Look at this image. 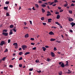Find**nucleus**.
Wrapping results in <instances>:
<instances>
[{
  "instance_id": "obj_1",
  "label": "nucleus",
  "mask_w": 75,
  "mask_h": 75,
  "mask_svg": "<svg viewBox=\"0 0 75 75\" xmlns=\"http://www.w3.org/2000/svg\"><path fill=\"white\" fill-rule=\"evenodd\" d=\"M21 47L22 49H23V50H25L26 49V48H27V46L25 45H23Z\"/></svg>"
},
{
  "instance_id": "obj_2",
  "label": "nucleus",
  "mask_w": 75,
  "mask_h": 75,
  "mask_svg": "<svg viewBox=\"0 0 75 75\" xmlns=\"http://www.w3.org/2000/svg\"><path fill=\"white\" fill-rule=\"evenodd\" d=\"M6 44L5 41H2L1 42V43L0 44V45H1V46H3L4 44Z\"/></svg>"
},
{
  "instance_id": "obj_3",
  "label": "nucleus",
  "mask_w": 75,
  "mask_h": 75,
  "mask_svg": "<svg viewBox=\"0 0 75 75\" xmlns=\"http://www.w3.org/2000/svg\"><path fill=\"white\" fill-rule=\"evenodd\" d=\"M13 45L15 46V48H18V44L17 43H15L13 44Z\"/></svg>"
},
{
  "instance_id": "obj_4",
  "label": "nucleus",
  "mask_w": 75,
  "mask_h": 75,
  "mask_svg": "<svg viewBox=\"0 0 75 75\" xmlns=\"http://www.w3.org/2000/svg\"><path fill=\"white\" fill-rule=\"evenodd\" d=\"M3 35H5V36H7L8 34V33H7L3 32L2 33Z\"/></svg>"
},
{
  "instance_id": "obj_5",
  "label": "nucleus",
  "mask_w": 75,
  "mask_h": 75,
  "mask_svg": "<svg viewBox=\"0 0 75 75\" xmlns=\"http://www.w3.org/2000/svg\"><path fill=\"white\" fill-rule=\"evenodd\" d=\"M69 21H74V19H72V18H69Z\"/></svg>"
},
{
  "instance_id": "obj_6",
  "label": "nucleus",
  "mask_w": 75,
  "mask_h": 75,
  "mask_svg": "<svg viewBox=\"0 0 75 75\" xmlns=\"http://www.w3.org/2000/svg\"><path fill=\"white\" fill-rule=\"evenodd\" d=\"M51 55L52 57H55V54L54 53L52 52H51Z\"/></svg>"
},
{
  "instance_id": "obj_7",
  "label": "nucleus",
  "mask_w": 75,
  "mask_h": 75,
  "mask_svg": "<svg viewBox=\"0 0 75 75\" xmlns=\"http://www.w3.org/2000/svg\"><path fill=\"white\" fill-rule=\"evenodd\" d=\"M25 38H28V37H29V35L28 34H27L25 35Z\"/></svg>"
},
{
  "instance_id": "obj_8",
  "label": "nucleus",
  "mask_w": 75,
  "mask_h": 75,
  "mask_svg": "<svg viewBox=\"0 0 75 75\" xmlns=\"http://www.w3.org/2000/svg\"><path fill=\"white\" fill-rule=\"evenodd\" d=\"M71 25V27H73V26L75 25V23H74V22H72L70 23Z\"/></svg>"
},
{
  "instance_id": "obj_9",
  "label": "nucleus",
  "mask_w": 75,
  "mask_h": 75,
  "mask_svg": "<svg viewBox=\"0 0 75 75\" xmlns=\"http://www.w3.org/2000/svg\"><path fill=\"white\" fill-rule=\"evenodd\" d=\"M61 67H62V68H64V67H65V65H64V64L63 63H62L61 65Z\"/></svg>"
},
{
  "instance_id": "obj_10",
  "label": "nucleus",
  "mask_w": 75,
  "mask_h": 75,
  "mask_svg": "<svg viewBox=\"0 0 75 75\" xmlns=\"http://www.w3.org/2000/svg\"><path fill=\"white\" fill-rule=\"evenodd\" d=\"M49 34H50V35H54V33H53V32L51 31L49 33Z\"/></svg>"
},
{
  "instance_id": "obj_11",
  "label": "nucleus",
  "mask_w": 75,
  "mask_h": 75,
  "mask_svg": "<svg viewBox=\"0 0 75 75\" xmlns=\"http://www.w3.org/2000/svg\"><path fill=\"white\" fill-rule=\"evenodd\" d=\"M60 17L61 16H60V15L59 14L57 16V17L56 18L57 19H59V18H60Z\"/></svg>"
},
{
  "instance_id": "obj_12",
  "label": "nucleus",
  "mask_w": 75,
  "mask_h": 75,
  "mask_svg": "<svg viewBox=\"0 0 75 75\" xmlns=\"http://www.w3.org/2000/svg\"><path fill=\"white\" fill-rule=\"evenodd\" d=\"M52 21V19L51 18H50L48 19V23H51V21Z\"/></svg>"
},
{
  "instance_id": "obj_13",
  "label": "nucleus",
  "mask_w": 75,
  "mask_h": 75,
  "mask_svg": "<svg viewBox=\"0 0 75 75\" xmlns=\"http://www.w3.org/2000/svg\"><path fill=\"white\" fill-rule=\"evenodd\" d=\"M55 40V39L51 38L50 39V41H54Z\"/></svg>"
},
{
  "instance_id": "obj_14",
  "label": "nucleus",
  "mask_w": 75,
  "mask_h": 75,
  "mask_svg": "<svg viewBox=\"0 0 75 75\" xmlns=\"http://www.w3.org/2000/svg\"><path fill=\"white\" fill-rule=\"evenodd\" d=\"M42 49H43V50L44 51H45V50H46V48H45V47H43Z\"/></svg>"
},
{
  "instance_id": "obj_15",
  "label": "nucleus",
  "mask_w": 75,
  "mask_h": 75,
  "mask_svg": "<svg viewBox=\"0 0 75 75\" xmlns=\"http://www.w3.org/2000/svg\"><path fill=\"white\" fill-rule=\"evenodd\" d=\"M23 52H21L19 53L18 55H23Z\"/></svg>"
},
{
  "instance_id": "obj_16",
  "label": "nucleus",
  "mask_w": 75,
  "mask_h": 75,
  "mask_svg": "<svg viewBox=\"0 0 75 75\" xmlns=\"http://www.w3.org/2000/svg\"><path fill=\"white\" fill-rule=\"evenodd\" d=\"M41 6L42 7H46V5L44 4H43L41 5Z\"/></svg>"
},
{
  "instance_id": "obj_17",
  "label": "nucleus",
  "mask_w": 75,
  "mask_h": 75,
  "mask_svg": "<svg viewBox=\"0 0 75 75\" xmlns=\"http://www.w3.org/2000/svg\"><path fill=\"white\" fill-rule=\"evenodd\" d=\"M12 30H11L10 32L9 33V35H11L12 34H13V33L11 31Z\"/></svg>"
},
{
  "instance_id": "obj_18",
  "label": "nucleus",
  "mask_w": 75,
  "mask_h": 75,
  "mask_svg": "<svg viewBox=\"0 0 75 75\" xmlns=\"http://www.w3.org/2000/svg\"><path fill=\"white\" fill-rule=\"evenodd\" d=\"M42 13H45V9L42 8Z\"/></svg>"
},
{
  "instance_id": "obj_19",
  "label": "nucleus",
  "mask_w": 75,
  "mask_h": 75,
  "mask_svg": "<svg viewBox=\"0 0 75 75\" xmlns=\"http://www.w3.org/2000/svg\"><path fill=\"white\" fill-rule=\"evenodd\" d=\"M10 2L9 1H6L5 2L6 4H9Z\"/></svg>"
},
{
  "instance_id": "obj_20",
  "label": "nucleus",
  "mask_w": 75,
  "mask_h": 75,
  "mask_svg": "<svg viewBox=\"0 0 75 75\" xmlns=\"http://www.w3.org/2000/svg\"><path fill=\"white\" fill-rule=\"evenodd\" d=\"M35 6L36 8H38L39 7V6H38V4H35Z\"/></svg>"
},
{
  "instance_id": "obj_21",
  "label": "nucleus",
  "mask_w": 75,
  "mask_h": 75,
  "mask_svg": "<svg viewBox=\"0 0 75 75\" xmlns=\"http://www.w3.org/2000/svg\"><path fill=\"white\" fill-rule=\"evenodd\" d=\"M14 27V26L13 25H11L10 26V28H13V27Z\"/></svg>"
},
{
  "instance_id": "obj_22",
  "label": "nucleus",
  "mask_w": 75,
  "mask_h": 75,
  "mask_svg": "<svg viewBox=\"0 0 75 75\" xmlns=\"http://www.w3.org/2000/svg\"><path fill=\"white\" fill-rule=\"evenodd\" d=\"M30 53V52H27L25 53V55H27V54H29Z\"/></svg>"
},
{
  "instance_id": "obj_23",
  "label": "nucleus",
  "mask_w": 75,
  "mask_h": 75,
  "mask_svg": "<svg viewBox=\"0 0 75 75\" xmlns=\"http://www.w3.org/2000/svg\"><path fill=\"white\" fill-rule=\"evenodd\" d=\"M45 19V18H44V17H42L41 18V20H42V21H43V20H44Z\"/></svg>"
},
{
  "instance_id": "obj_24",
  "label": "nucleus",
  "mask_w": 75,
  "mask_h": 75,
  "mask_svg": "<svg viewBox=\"0 0 75 75\" xmlns=\"http://www.w3.org/2000/svg\"><path fill=\"white\" fill-rule=\"evenodd\" d=\"M69 13H70V14H72V11L71 10H69Z\"/></svg>"
},
{
  "instance_id": "obj_25",
  "label": "nucleus",
  "mask_w": 75,
  "mask_h": 75,
  "mask_svg": "<svg viewBox=\"0 0 75 75\" xmlns=\"http://www.w3.org/2000/svg\"><path fill=\"white\" fill-rule=\"evenodd\" d=\"M4 9H5V10H7L8 8V7H4Z\"/></svg>"
},
{
  "instance_id": "obj_26",
  "label": "nucleus",
  "mask_w": 75,
  "mask_h": 75,
  "mask_svg": "<svg viewBox=\"0 0 75 75\" xmlns=\"http://www.w3.org/2000/svg\"><path fill=\"white\" fill-rule=\"evenodd\" d=\"M3 33H4V32H6H6H7V30L4 29V30H3Z\"/></svg>"
},
{
  "instance_id": "obj_27",
  "label": "nucleus",
  "mask_w": 75,
  "mask_h": 75,
  "mask_svg": "<svg viewBox=\"0 0 75 75\" xmlns=\"http://www.w3.org/2000/svg\"><path fill=\"white\" fill-rule=\"evenodd\" d=\"M68 4L67 3L65 4L64 5V7H67V6Z\"/></svg>"
},
{
  "instance_id": "obj_28",
  "label": "nucleus",
  "mask_w": 75,
  "mask_h": 75,
  "mask_svg": "<svg viewBox=\"0 0 75 75\" xmlns=\"http://www.w3.org/2000/svg\"><path fill=\"white\" fill-rule=\"evenodd\" d=\"M59 75H62V71H59Z\"/></svg>"
},
{
  "instance_id": "obj_29",
  "label": "nucleus",
  "mask_w": 75,
  "mask_h": 75,
  "mask_svg": "<svg viewBox=\"0 0 75 75\" xmlns=\"http://www.w3.org/2000/svg\"><path fill=\"white\" fill-rule=\"evenodd\" d=\"M59 12H58V11H56L55 13V14H59Z\"/></svg>"
},
{
  "instance_id": "obj_30",
  "label": "nucleus",
  "mask_w": 75,
  "mask_h": 75,
  "mask_svg": "<svg viewBox=\"0 0 75 75\" xmlns=\"http://www.w3.org/2000/svg\"><path fill=\"white\" fill-rule=\"evenodd\" d=\"M47 61H48V62H50V61H51V59H50L49 58H47Z\"/></svg>"
},
{
  "instance_id": "obj_31",
  "label": "nucleus",
  "mask_w": 75,
  "mask_h": 75,
  "mask_svg": "<svg viewBox=\"0 0 75 75\" xmlns=\"http://www.w3.org/2000/svg\"><path fill=\"white\" fill-rule=\"evenodd\" d=\"M6 57H3L2 60V61H4V60H5V59H6Z\"/></svg>"
},
{
  "instance_id": "obj_32",
  "label": "nucleus",
  "mask_w": 75,
  "mask_h": 75,
  "mask_svg": "<svg viewBox=\"0 0 75 75\" xmlns=\"http://www.w3.org/2000/svg\"><path fill=\"white\" fill-rule=\"evenodd\" d=\"M37 49V48L36 47H34L32 48V50H35Z\"/></svg>"
},
{
  "instance_id": "obj_33",
  "label": "nucleus",
  "mask_w": 75,
  "mask_h": 75,
  "mask_svg": "<svg viewBox=\"0 0 75 75\" xmlns=\"http://www.w3.org/2000/svg\"><path fill=\"white\" fill-rule=\"evenodd\" d=\"M7 51H8V50L7 49H6L4 51V52H6Z\"/></svg>"
},
{
  "instance_id": "obj_34",
  "label": "nucleus",
  "mask_w": 75,
  "mask_h": 75,
  "mask_svg": "<svg viewBox=\"0 0 75 75\" xmlns=\"http://www.w3.org/2000/svg\"><path fill=\"white\" fill-rule=\"evenodd\" d=\"M51 16V14L50 13L47 14V16Z\"/></svg>"
},
{
  "instance_id": "obj_35",
  "label": "nucleus",
  "mask_w": 75,
  "mask_h": 75,
  "mask_svg": "<svg viewBox=\"0 0 75 75\" xmlns=\"http://www.w3.org/2000/svg\"><path fill=\"white\" fill-rule=\"evenodd\" d=\"M6 16H10V15L9 14V13H6Z\"/></svg>"
},
{
  "instance_id": "obj_36",
  "label": "nucleus",
  "mask_w": 75,
  "mask_h": 75,
  "mask_svg": "<svg viewBox=\"0 0 75 75\" xmlns=\"http://www.w3.org/2000/svg\"><path fill=\"white\" fill-rule=\"evenodd\" d=\"M54 51H57V48L56 47H54Z\"/></svg>"
},
{
  "instance_id": "obj_37",
  "label": "nucleus",
  "mask_w": 75,
  "mask_h": 75,
  "mask_svg": "<svg viewBox=\"0 0 75 75\" xmlns=\"http://www.w3.org/2000/svg\"><path fill=\"white\" fill-rule=\"evenodd\" d=\"M58 1L57 0H54V2L55 3H58Z\"/></svg>"
},
{
  "instance_id": "obj_38",
  "label": "nucleus",
  "mask_w": 75,
  "mask_h": 75,
  "mask_svg": "<svg viewBox=\"0 0 75 75\" xmlns=\"http://www.w3.org/2000/svg\"><path fill=\"white\" fill-rule=\"evenodd\" d=\"M9 67L10 68H12V67H13V65H10Z\"/></svg>"
},
{
  "instance_id": "obj_39",
  "label": "nucleus",
  "mask_w": 75,
  "mask_h": 75,
  "mask_svg": "<svg viewBox=\"0 0 75 75\" xmlns=\"http://www.w3.org/2000/svg\"><path fill=\"white\" fill-rule=\"evenodd\" d=\"M33 68H32V69H29L30 71H33Z\"/></svg>"
},
{
  "instance_id": "obj_40",
  "label": "nucleus",
  "mask_w": 75,
  "mask_h": 75,
  "mask_svg": "<svg viewBox=\"0 0 75 75\" xmlns=\"http://www.w3.org/2000/svg\"><path fill=\"white\" fill-rule=\"evenodd\" d=\"M64 11V10L63 9H61V10H60L59 11V12L60 13H61V12H62Z\"/></svg>"
},
{
  "instance_id": "obj_41",
  "label": "nucleus",
  "mask_w": 75,
  "mask_h": 75,
  "mask_svg": "<svg viewBox=\"0 0 75 75\" xmlns=\"http://www.w3.org/2000/svg\"><path fill=\"white\" fill-rule=\"evenodd\" d=\"M30 40H31L32 41H34V38H30Z\"/></svg>"
},
{
  "instance_id": "obj_42",
  "label": "nucleus",
  "mask_w": 75,
  "mask_h": 75,
  "mask_svg": "<svg viewBox=\"0 0 75 75\" xmlns=\"http://www.w3.org/2000/svg\"><path fill=\"white\" fill-rule=\"evenodd\" d=\"M54 3V2H52L50 4H49V5H52Z\"/></svg>"
},
{
  "instance_id": "obj_43",
  "label": "nucleus",
  "mask_w": 75,
  "mask_h": 75,
  "mask_svg": "<svg viewBox=\"0 0 75 75\" xmlns=\"http://www.w3.org/2000/svg\"><path fill=\"white\" fill-rule=\"evenodd\" d=\"M35 62H36V63L39 62V60H36L35 61Z\"/></svg>"
},
{
  "instance_id": "obj_44",
  "label": "nucleus",
  "mask_w": 75,
  "mask_h": 75,
  "mask_svg": "<svg viewBox=\"0 0 75 75\" xmlns=\"http://www.w3.org/2000/svg\"><path fill=\"white\" fill-rule=\"evenodd\" d=\"M22 66H23V65H22V64H19V67H22Z\"/></svg>"
},
{
  "instance_id": "obj_45",
  "label": "nucleus",
  "mask_w": 75,
  "mask_h": 75,
  "mask_svg": "<svg viewBox=\"0 0 75 75\" xmlns=\"http://www.w3.org/2000/svg\"><path fill=\"white\" fill-rule=\"evenodd\" d=\"M22 59H23V58H22V57H20L19 59V60H22Z\"/></svg>"
},
{
  "instance_id": "obj_46",
  "label": "nucleus",
  "mask_w": 75,
  "mask_h": 75,
  "mask_svg": "<svg viewBox=\"0 0 75 75\" xmlns=\"http://www.w3.org/2000/svg\"><path fill=\"white\" fill-rule=\"evenodd\" d=\"M71 71H68L67 72V74H71Z\"/></svg>"
},
{
  "instance_id": "obj_47",
  "label": "nucleus",
  "mask_w": 75,
  "mask_h": 75,
  "mask_svg": "<svg viewBox=\"0 0 75 75\" xmlns=\"http://www.w3.org/2000/svg\"><path fill=\"white\" fill-rule=\"evenodd\" d=\"M10 41H11V40L9 39L8 40V43H10Z\"/></svg>"
},
{
  "instance_id": "obj_48",
  "label": "nucleus",
  "mask_w": 75,
  "mask_h": 75,
  "mask_svg": "<svg viewBox=\"0 0 75 75\" xmlns=\"http://www.w3.org/2000/svg\"><path fill=\"white\" fill-rule=\"evenodd\" d=\"M31 45H35V43H31Z\"/></svg>"
},
{
  "instance_id": "obj_49",
  "label": "nucleus",
  "mask_w": 75,
  "mask_h": 75,
  "mask_svg": "<svg viewBox=\"0 0 75 75\" xmlns=\"http://www.w3.org/2000/svg\"><path fill=\"white\" fill-rule=\"evenodd\" d=\"M71 6H75V5H74V4H72L71 5Z\"/></svg>"
},
{
  "instance_id": "obj_50",
  "label": "nucleus",
  "mask_w": 75,
  "mask_h": 75,
  "mask_svg": "<svg viewBox=\"0 0 75 75\" xmlns=\"http://www.w3.org/2000/svg\"><path fill=\"white\" fill-rule=\"evenodd\" d=\"M58 9L59 10H61V7H58Z\"/></svg>"
},
{
  "instance_id": "obj_51",
  "label": "nucleus",
  "mask_w": 75,
  "mask_h": 75,
  "mask_svg": "<svg viewBox=\"0 0 75 75\" xmlns=\"http://www.w3.org/2000/svg\"><path fill=\"white\" fill-rule=\"evenodd\" d=\"M69 31L71 33H72L73 32V31L72 30H69Z\"/></svg>"
},
{
  "instance_id": "obj_52",
  "label": "nucleus",
  "mask_w": 75,
  "mask_h": 75,
  "mask_svg": "<svg viewBox=\"0 0 75 75\" xmlns=\"http://www.w3.org/2000/svg\"><path fill=\"white\" fill-rule=\"evenodd\" d=\"M23 28L24 29H25V28H27V29H28V27H24Z\"/></svg>"
},
{
  "instance_id": "obj_53",
  "label": "nucleus",
  "mask_w": 75,
  "mask_h": 75,
  "mask_svg": "<svg viewBox=\"0 0 75 75\" xmlns=\"http://www.w3.org/2000/svg\"><path fill=\"white\" fill-rule=\"evenodd\" d=\"M42 24L44 25H46V23H43Z\"/></svg>"
},
{
  "instance_id": "obj_54",
  "label": "nucleus",
  "mask_w": 75,
  "mask_h": 75,
  "mask_svg": "<svg viewBox=\"0 0 75 75\" xmlns=\"http://www.w3.org/2000/svg\"><path fill=\"white\" fill-rule=\"evenodd\" d=\"M62 62H59V65H61V64H62Z\"/></svg>"
},
{
  "instance_id": "obj_55",
  "label": "nucleus",
  "mask_w": 75,
  "mask_h": 75,
  "mask_svg": "<svg viewBox=\"0 0 75 75\" xmlns=\"http://www.w3.org/2000/svg\"><path fill=\"white\" fill-rule=\"evenodd\" d=\"M45 47L46 48H49V46H45Z\"/></svg>"
},
{
  "instance_id": "obj_56",
  "label": "nucleus",
  "mask_w": 75,
  "mask_h": 75,
  "mask_svg": "<svg viewBox=\"0 0 75 75\" xmlns=\"http://www.w3.org/2000/svg\"><path fill=\"white\" fill-rule=\"evenodd\" d=\"M66 64H68V63H69L68 61H66Z\"/></svg>"
},
{
  "instance_id": "obj_57",
  "label": "nucleus",
  "mask_w": 75,
  "mask_h": 75,
  "mask_svg": "<svg viewBox=\"0 0 75 75\" xmlns=\"http://www.w3.org/2000/svg\"><path fill=\"white\" fill-rule=\"evenodd\" d=\"M39 3H42V1H39Z\"/></svg>"
},
{
  "instance_id": "obj_58",
  "label": "nucleus",
  "mask_w": 75,
  "mask_h": 75,
  "mask_svg": "<svg viewBox=\"0 0 75 75\" xmlns=\"http://www.w3.org/2000/svg\"><path fill=\"white\" fill-rule=\"evenodd\" d=\"M32 9L33 10H35V8H34V7H33Z\"/></svg>"
},
{
  "instance_id": "obj_59",
  "label": "nucleus",
  "mask_w": 75,
  "mask_h": 75,
  "mask_svg": "<svg viewBox=\"0 0 75 75\" xmlns=\"http://www.w3.org/2000/svg\"><path fill=\"white\" fill-rule=\"evenodd\" d=\"M25 25L27 24V23L25 22H24Z\"/></svg>"
},
{
  "instance_id": "obj_60",
  "label": "nucleus",
  "mask_w": 75,
  "mask_h": 75,
  "mask_svg": "<svg viewBox=\"0 0 75 75\" xmlns=\"http://www.w3.org/2000/svg\"><path fill=\"white\" fill-rule=\"evenodd\" d=\"M30 23V24H32V21H29Z\"/></svg>"
},
{
  "instance_id": "obj_61",
  "label": "nucleus",
  "mask_w": 75,
  "mask_h": 75,
  "mask_svg": "<svg viewBox=\"0 0 75 75\" xmlns=\"http://www.w3.org/2000/svg\"><path fill=\"white\" fill-rule=\"evenodd\" d=\"M47 13H48V14H51V12L49 11H48Z\"/></svg>"
},
{
  "instance_id": "obj_62",
  "label": "nucleus",
  "mask_w": 75,
  "mask_h": 75,
  "mask_svg": "<svg viewBox=\"0 0 75 75\" xmlns=\"http://www.w3.org/2000/svg\"><path fill=\"white\" fill-rule=\"evenodd\" d=\"M38 72L39 73H41V70H40L39 71H38Z\"/></svg>"
},
{
  "instance_id": "obj_63",
  "label": "nucleus",
  "mask_w": 75,
  "mask_h": 75,
  "mask_svg": "<svg viewBox=\"0 0 75 75\" xmlns=\"http://www.w3.org/2000/svg\"><path fill=\"white\" fill-rule=\"evenodd\" d=\"M13 30L15 32H16V31H17V30L16 29H13Z\"/></svg>"
},
{
  "instance_id": "obj_64",
  "label": "nucleus",
  "mask_w": 75,
  "mask_h": 75,
  "mask_svg": "<svg viewBox=\"0 0 75 75\" xmlns=\"http://www.w3.org/2000/svg\"><path fill=\"white\" fill-rule=\"evenodd\" d=\"M56 5V4H53L52 5V6H55Z\"/></svg>"
}]
</instances>
